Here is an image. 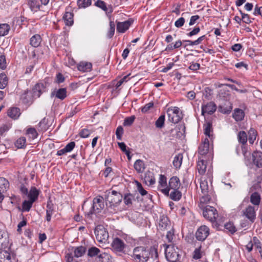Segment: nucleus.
I'll list each match as a JSON object with an SVG mask.
<instances>
[{
	"instance_id": "nucleus-7",
	"label": "nucleus",
	"mask_w": 262,
	"mask_h": 262,
	"mask_svg": "<svg viewBox=\"0 0 262 262\" xmlns=\"http://www.w3.org/2000/svg\"><path fill=\"white\" fill-rule=\"evenodd\" d=\"M212 179V168L211 166L208 167V169L206 173V177L203 176L200 179V188L202 190V193H205L208 192V184L207 179H208L210 182Z\"/></svg>"
},
{
	"instance_id": "nucleus-49",
	"label": "nucleus",
	"mask_w": 262,
	"mask_h": 262,
	"mask_svg": "<svg viewBox=\"0 0 262 262\" xmlns=\"http://www.w3.org/2000/svg\"><path fill=\"white\" fill-rule=\"evenodd\" d=\"M225 228L231 233H233L236 231V228L233 224L230 222L226 223L225 225Z\"/></svg>"
},
{
	"instance_id": "nucleus-54",
	"label": "nucleus",
	"mask_w": 262,
	"mask_h": 262,
	"mask_svg": "<svg viewBox=\"0 0 262 262\" xmlns=\"http://www.w3.org/2000/svg\"><path fill=\"white\" fill-rule=\"evenodd\" d=\"M91 133V132L90 130L84 128L80 130L79 134L80 137L85 138L88 137Z\"/></svg>"
},
{
	"instance_id": "nucleus-11",
	"label": "nucleus",
	"mask_w": 262,
	"mask_h": 262,
	"mask_svg": "<svg viewBox=\"0 0 262 262\" xmlns=\"http://www.w3.org/2000/svg\"><path fill=\"white\" fill-rule=\"evenodd\" d=\"M209 234V228L205 226H200L195 233V236L198 240L203 241Z\"/></svg>"
},
{
	"instance_id": "nucleus-62",
	"label": "nucleus",
	"mask_w": 262,
	"mask_h": 262,
	"mask_svg": "<svg viewBox=\"0 0 262 262\" xmlns=\"http://www.w3.org/2000/svg\"><path fill=\"white\" fill-rule=\"evenodd\" d=\"M240 12L242 14V19L243 22H244L246 24L250 23L251 22V20L250 19L249 15L247 14H245V13H242L241 11H240Z\"/></svg>"
},
{
	"instance_id": "nucleus-40",
	"label": "nucleus",
	"mask_w": 262,
	"mask_h": 262,
	"mask_svg": "<svg viewBox=\"0 0 262 262\" xmlns=\"http://www.w3.org/2000/svg\"><path fill=\"white\" fill-rule=\"evenodd\" d=\"M238 141L242 144H245L247 141V135L245 131H240L237 135Z\"/></svg>"
},
{
	"instance_id": "nucleus-5",
	"label": "nucleus",
	"mask_w": 262,
	"mask_h": 262,
	"mask_svg": "<svg viewBox=\"0 0 262 262\" xmlns=\"http://www.w3.org/2000/svg\"><path fill=\"white\" fill-rule=\"evenodd\" d=\"M199 157H206L208 160H212L213 159L212 151L209 150V143L207 138H206L203 143L199 147Z\"/></svg>"
},
{
	"instance_id": "nucleus-32",
	"label": "nucleus",
	"mask_w": 262,
	"mask_h": 262,
	"mask_svg": "<svg viewBox=\"0 0 262 262\" xmlns=\"http://www.w3.org/2000/svg\"><path fill=\"white\" fill-rule=\"evenodd\" d=\"M29 91L25 90L23 94L21 95L20 99L24 103H28L33 101V98L32 95L29 94Z\"/></svg>"
},
{
	"instance_id": "nucleus-13",
	"label": "nucleus",
	"mask_w": 262,
	"mask_h": 262,
	"mask_svg": "<svg viewBox=\"0 0 262 262\" xmlns=\"http://www.w3.org/2000/svg\"><path fill=\"white\" fill-rule=\"evenodd\" d=\"M45 91L46 87L45 85L42 83H38L33 88L31 95L33 99H36L39 98Z\"/></svg>"
},
{
	"instance_id": "nucleus-12",
	"label": "nucleus",
	"mask_w": 262,
	"mask_h": 262,
	"mask_svg": "<svg viewBox=\"0 0 262 262\" xmlns=\"http://www.w3.org/2000/svg\"><path fill=\"white\" fill-rule=\"evenodd\" d=\"M20 191L22 194L25 195L27 196H38L40 192L39 190L34 186H32L30 190L28 191L27 188L23 185L20 187Z\"/></svg>"
},
{
	"instance_id": "nucleus-30",
	"label": "nucleus",
	"mask_w": 262,
	"mask_h": 262,
	"mask_svg": "<svg viewBox=\"0 0 262 262\" xmlns=\"http://www.w3.org/2000/svg\"><path fill=\"white\" fill-rule=\"evenodd\" d=\"M37 198H29L28 201H25L23 204V210L25 211H29L32 207V204Z\"/></svg>"
},
{
	"instance_id": "nucleus-51",
	"label": "nucleus",
	"mask_w": 262,
	"mask_h": 262,
	"mask_svg": "<svg viewBox=\"0 0 262 262\" xmlns=\"http://www.w3.org/2000/svg\"><path fill=\"white\" fill-rule=\"evenodd\" d=\"M135 119V116H132L125 119L123 125L124 126H129L133 124Z\"/></svg>"
},
{
	"instance_id": "nucleus-53",
	"label": "nucleus",
	"mask_w": 262,
	"mask_h": 262,
	"mask_svg": "<svg viewBox=\"0 0 262 262\" xmlns=\"http://www.w3.org/2000/svg\"><path fill=\"white\" fill-rule=\"evenodd\" d=\"M7 67L6 60L5 56L2 55L0 56V68L5 70Z\"/></svg>"
},
{
	"instance_id": "nucleus-22",
	"label": "nucleus",
	"mask_w": 262,
	"mask_h": 262,
	"mask_svg": "<svg viewBox=\"0 0 262 262\" xmlns=\"http://www.w3.org/2000/svg\"><path fill=\"white\" fill-rule=\"evenodd\" d=\"M78 70L83 72H88L91 71L92 64L91 62L81 61L77 66Z\"/></svg>"
},
{
	"instance_id": "nucleus-48",
	"label": "nucleus",
	"mask_w": 262,
	"mask_h": 262,
	"mask_svg": "<svg viewBox=\"0 0 262 262\" xmlns=\"http://www.w3.org/2000/svg\"><path fill=\"white\" fill-rule=\"evenodd\" d=\"M100 253V250L95 247H91L88 250V255L90 257H93L98 255Z\"/></svg>"
},
{
	"instance_id": "nucleus-61",
	"label": "nucleus",
	"mask_w": 262,
	"mask_h": 262,
	"mask_svg": "<svg viewBox=\"0 0 262 262\" xmlns=\"http://www.w3.org/2000/svg\"><path fill=\"white\" fill-rule=\"evenodd\" d=\"M75 146V143L74 142H71L68 143L64 147L66 151L67 152L72 151Z\"/></svg>"
},
{
	"instance_id": "nucleus-18",
	"label": "nucleus",
	"mask_w": 262,
	"mask_h": 262,
	"mask_svg": "<svg viewBox=\"0 0 262 262\" xmlns=\"http://www.w3.org/2000/svg\"><path fill=\"white\" fill-rule=\"evenodd\" d=\"M252 161L257 167H262V152L255 151L252 153Z\"/></svg>"
},
{
	"instance_id": "nucleus-15",
	"label": "nucleus",
	"mask_w": 262,
	"mask_h": 262,
	"mask_svg": "<svg viewBox=\"0 0 262 262\" xmlns=\"http://www.w3.org/2000/svg\"><path fill=\"white\" fill-rule=\"evenodd\" d=\"M216 110V106L213 102H209L206 104L202 106V115H204L205 114H212Z\"/></svg>"
},
{
	"instance_id": "nucleus-17",
	"label": "nucleus",
	"mask_w": 262,
	"mask_h": 262,
	"mask_svg": "<svg viewBox=\"0 0 262 262\" xmlns=\"http://www.w3.org/2000/svg\"><path fill=\"white\" fill-rule=\"evenodd\" d=\"M133 21L128 19L123 22L117 23V31L120 33H124L128 29Z\"/></svg>"
},
{
	"instance_id": "nucleus-20",
	"label": "nucleus",
	"mask_w": 262,
	"mask_h": 262,
	"mask_svg": "<svg viewBox=\"0 0 262 262\" xmlns=\"http://www.w3.org/2000/svg\"><path fill=\"white\" fill-rule=\"evenodd\" d=\"M9 188V183L4 178H0V196H4V193Z\"/></svg>"
},
{
	"instance_id": "nucleus-55",
	"label": "nucleus",
	"mask_w": 262,
	"mask_h": 262,
	"mask_svg": "<svg viewBox=\"0 0 262 262\" xmlns=\"http://www.w3.org/2000/svg\"><path fill=\"white\" fill-rule=\"evenodd\" d=\"M154 106V103L150 102L141 108L142 113H146Z\"/></svg>"
},
{
	"instance_id": "nucleus-46",
	"label": "nucleus",
	"mask_w": 262,
	"mask_h": 262,
	"mask_svg": "<svg viewBox=\"0 0 262 262\" xmlns=\"http://www.w3.org/2000/svg\"><path fill=\"white\" fill-rule=\"evenodd\" d=\"M27 134L29 136V137L33 139L36 138L38 134L36 129L33 127H30L27 130Z\"/></svg>"
},
{
	"instance_id": "nucleus-1",
	"label": "nucleus",
	"mask_w": 262,
	"mask_h": 262,
	"mask_svg": "<svg viewBox=\"0 0 262 262\" xmlns=\"http://www.w3.org/2000/svg\"><path fill=\"white\" fill-rule=\"evenodd\" d=\"M130 256L134 262H147L150 256L154 259H157L158 252L155 248L148 249L143 246H138L134 248Z\"/></svg>"
},
{
	"instance_id": "nucleus-50",
	"label": "nucleus",
	"mask_w": 262,
	"mask_h": 262,
	"mask_svg": "<svg viewBox=\"0 0 262 262\" xmlns=\"http://www.w3.org/2000/svg\"><path fill=\"white\" fill-rule=\"evenodd\" d=\"M137 184V191L141 194L142 195H145L147 194V192L143 188L142 185L139 182L136 181Z\"/></svg>"
},
{
	"instance_id": "nucleus-44",
	"label": "nucleus",
	"mask_w": 262,
	"mask_h": 262,
	"mask_svg": "<svg viewBox=\"0 0 262 262\" xmlns=\"http://www.w3.org/2000/svg\"><path fill=\"white\" fill-rule=\"evenodd\" d=\"M115 30V24L113 21L110 22V29L107 33V36L109 38H111L114 35Z\"/></svg>"
},
{
	"instance_id": "nucleus-25",
	"label": "nucleus",
	"mask_w": 262,
	"mask_h": 262,
	"mask_svg": "<svg viewBox=\"0 0 262 262\" xmlns=\"http://www.w3.org/2000/svg\"><path fill=\"white\" fill-rule=\"evenodd\" d=\"M232 109V104L230 102L227 101L224 105H220L219 110L224 114H229Z\"/></svg>"
},
{
	"instance_id": "nucleus-63",
	"label": "nucleus",
	"mask_w": 262,
	"mask_h": 262,
	"mask_svg": "<svg viewBox=\"0 0 262 262\" xmlns=\"http://www.w3.org/2000/svg\"><path fill=\"white\" fill-rule=\"evenodd\" d=\"M200 18V16L199 15H193L190 18V21L189 23V26H192L195 24L196 21Z\"/></svg>"
},
{
	"instance_id": "nucleus-38",
	"label": "nucleus",
	"mask_w": 262,
	"mask_h": 262,
	"mask_svg": "<svg viewBox=\"0 0 262 262\" xmlns=\"http://www.w3.org/2000/svg\"><path fill=\"white\" fill-rule=\"evenodd\" d=\"M28 5L32 11L36 12L40 8V5L37 0H29Z\"/></svg>"
},
{
	"instance_id": "nucleus-35",
	"label": "nucleus",
	"mask_w": 262,
	"mask_h": 262,
	"mask_svg": "<svg viewBox=\"0 0 262 262\" xmlns=\"http://www.w3.org/2000/svg\"><path fill=\"white\" fill-rule=\"evenodd\" d=\"M183 156L182 154L176 155L173 159V165L176 169L179 168L182 164Z\"/></svg>"
},
{
	"instance_id": "nucleus-59",
	"label": "nucleus",
	"mask_w": 262,
	"mask_h": 262,
	"mask_svg": "<svg viewBox=\"0 0 262 262\" xmlns=\"http://www.w3.org/2000/svg\"><path fill=\"white\" fill-rule=\"evenodd\" d=\"M252 242H253V244L254 245L255 248L256 249H257V250H258V251H261V250H262V247H261V244H260V242L259 241V240L256 237H254L253 238Z\"/></svg>"
},
{
	"instance_id": "nucleus-2",
	"label": "nucleus",
	"mask_w": 262,
	"mask_h": 262,
	"mask_svg": "<svg viewBox=\"0 0 262 262\" xmlns=\"http://www.w3.org/2000/svg\"><path fill=\"white\" fill-rule=\"evenodd\" d=\"M207 200V202H209V198H201L199 206L203 209V214L206 219L212 223H215L218 217L217 211L215 208L211 206H205L204 203Z\"/></svg>"
},
{
	"instance_id": "nucleus-16",
	"label": "nucleus",
	"mask_w": 262,
	"mask_h": 262,
	"mask_svg": "<svg viewBox=\"0 0 262 262\" xmlns=\"http://www.w3.org/2000/svg\"><path fill=\"white\" fill-rule=\"evenodd\" d=\"M159 183V189L164 195L168 196V190L166 189L167 186L166 177L164 175L161 174L160 176Z\"/></svg>"
},
{
	"instance_id": "nucleus-34",
	"label": "nucleus",
	"mask_w": 262,
	"mask_h": 262,
	"mask_svg": "<svg viewBox=\"0 0 262 262\" xmlns=\"http://www.w3.org/2000/svg\"><path fill=\"white\" fill-rule=\"evenodd\" d=\"M134 168L138 173L142 172L145 168L144 162L140 159L136 160L134 163Z\"/></svg>"
},
{
	"instance_id": "nucleus-10",
	"label": "nucleus",
	"mask_w": 262,
	"mask_h": 262,
	"mask_svg": "<svg viewBox=\"0 0 262 262\" xmlns=\"http://www.w3.org/2000/svg\"><path fill=\"white\" fill-rule=\"evenodd\" d=\"M208 161H211L210 160H208L206 157H199L198 161L197 163V169L198 172L200 175L203 176H206V174L205 173L207 170V164Z\"/></svg>"
},
{
	"instance_id": "nucleus-6",
	"label": "nucleus",
	"mask_w": 262,
	"mask_h": 262,
	"mask_svg": "<svg viewBox=\"0 0 262 262\" xmlns=\"http://www.w3.org/2000/svg\"><path fill=\"white\" fill-rule=\"evenodd\" d=\"M95 234L98 242L104 244L108 243V233L103 226H97L95 230Z\"/></svg>"
},
{
	"instance_id": "nucleus-41",
	"label": "nucleus",
	"mask_w": 262,
	"mask_h": 262,
	"mask_svg": "<svg viewBox=\"0 0 262 262\" xmlns=\"http://www.w3.org/2000/svg\"><path fill=\"white\" fill-rule=\"evenodd\" d=\"M26 139L25 137H21L18 138L15 143V146L18 148H23L26 146Z\"/></svg>"
},
{
	"instance_id": "nucleus-39",
	"label": "nucleus",
	"mask_w": 262,
	"mask_h": 262,
	"mask_svg": "<svg viewBox=\"0 0 262 262\" xmlns=\"http://www.w3.org/2000/svg\"><path fill=\"white\" fill-rule=\"evenodd\" d=\"M10 29V26L7 24H0V36L6 35Z\"/></svg>"
},
{
	"instance_id": "nucleus-64",
	"label": "nucleus",
	"mask_w": 262,
	"mask_h": 262,
	"mask_svg": "<svg viewBox=\"0 0 262 262\" xmlns=\"http://www.w3.org/2000/svg\"><path fill=\"white\" fill-rule=\"evenodd\" d=\"M200 68V64L198 63L192 62L189 67V69L192 71H196Z\"/></svg>"
},
{
	"instance_id": "nucleus-3",
	"label": "nucleus",
	"mask_w": 262,
	"mask_h": 262,
	"mask_svg": "<svg viewBox=\"0 0 262 262\" xmlns=\"http://www.w3.org/2000/svg\"><path fill=\"white\" fill-rule=\"evenodd\" d=\"M166 189L168 190L170 196H182L185 195L184 192L186 191L185 188L181 186L180 180L177 177H172L170 179Z\"/></svg>"
},
{
	"instance_id": "nucleus-37",
	"label": "nucleus",
	"mask_w": 262,
	"mask_h": 262,
	"mask_svg": "<svg viewBox=\"0 0 262 262\" xmlns=\"http://www.w3.org/2000/svg\"><path fill=\"white\" fill-rule=\"evenodd\" d=\"M8 78L4 73L0 74V89H5L8 84Z\"/></svg>"
},
{
	"instance_id": "nucleus-8",
	"label": "nucleus",
	"mask_w": 262,
	"mask_h": 262,
	"mask_svg": "<svg viewBox=\"0 0 262 262\" xmlns=\"http://www.w3.org/2000/svg\"><path fill=\"white\" fill-rule=\"evenodd\" d=\"M167 114L169 121L173 123H178L182 119L180 114V109L178 107H171L167 108Z\"/></svg>"
},
{
	"instance_id": "nucleus-26",
	"label": "nucleus",
	"mask_w": 262,
	"mask_h": 262,
	"mask_svg": "<svg viewBox=\"0 0 262 262\" xmlns=\"http://www.w3.org/2000/svg\"><path fill=\"white\" fill-rule=\"evenodd\" d=\"M103 198H94L93 201V207L94 209L99 210L104 207V205Z\"/></svg>"
},
{
	"instance_id": "nucleus-58",
	"label": "nucleus",
	"mask_w": 262,
	"mask_h": 262,
	"mask_svg": "<svg viewBox=\"0 0 262 262\" xmlns=\"http://www.w3.org/2000/svg\"><path fill=\"white\" fill-rule=\"evenodd\" d=\"M202 257V252H201V247L195 249L193 253V258L198 259Z\"/></svg>"
},
{
	"instance_id": "nucleus-47",
	"label": "nucleus",
	"mask_w": 262,
	"mask_h": 262,
	"mask_svg": "<svg viewBox=\"0 0 262 262\" xmlns=\"http://www.w3.org/2000/svg\"><path fill=\"white\" fill-rule=\"evenodd\" d=\"M165 121V115H161L155 122V125L157 128H162L164 124Z\"/></svg>"
},
{
	"instance_id": "nucleus-29",
	"label": "nucleus",
	"mask_w": 262,
	"mask_h": 262,
	"mask_svg": "<svg viewBox=\"0 0 262 262\" xmlns=\"http://www.w3.org/2000/svg\"><path fill=\"white\" fill-rule=\"evenodd\" d=\"M73 16L72 12H66L63 16V19L67 26H72L73 24Z\"/></svg>"
},
{
	"instance_id": "nucleus-57",
	"label": "nucleus",
	"mask_w": 262,
	"mask_h": 262,
	"mask_svg": "<svg viewBox=\"0 0 262 262\" xmlns=\"http://www.w3.org/2000/svg\"><path fill=\"white\" fill-rule=\"evenodd\" d=\"M185 23V18L183 17L179 18L174 23V25L177 28H180L182 27Z\"/></svg>"
},
{
	"instance_id": "nucleus-52",
	"label": "nucleus",
	"mask_w": 262,
	"mask_h": 262,
	"mask_svg": "<svg viewBox=\"0 0 262 262\" xmlns=\"http://www.w3.org/2000/svg\"><path fill=\"white\" fill-rule=\"evenodd\" d=\"M123 134V128L121 126H119L116 129V135L117 139L121 140L122 139V136Z\"/></svg>"
},
{
	"instance_id": "nucleus-23",
	"label": "nucleus",
	"mask_w": 262,
	"mask_h": 262,
	"mask_svg": "<svg viewBox=\"0 0 262 262\" xmlns=\"http://www.w3.org/2000/svg\"><path fill=\"white\" fill-rule=\"evenodd\" d=\"M74 256L77 258L81 257L85 252L86 248L84 246H78L72 248Z\"/></svg>"
},
{
	"instance_id": "nucleus-45",
	"label": "nucleus",
	"mask_w": 262,
	"mask_h": 262,
	"mask_svg": "<svg viewBox=\"0 0 262 262\" xmlns=\"http://www.w3.org/2000/svg\"><path fill=\"white\" fill-rule=\"evenodd\" d=\"M204 134L208 137H211L210 133L211 132L212 124L210 122H207L204 125Z\"/></svg>"
},
{
	"instance_id": "nucleus-28",
	"label": "nucleus",
	"mask_w": 262,
	"mask_h": 262,
	"mask_svg": "<svg viewBox=\"0 0 262 262\" xmlns=\"http://www.w3.org/2000/svg\"><path fill=\"white\" fill-rule=\"evenodd\" d=\"M244 112L240 108H235L233 113L232 117L236 121H242L244 117Z\"/></svg>"
},
{
	"instance_id": "nucleus-42",
	"label": "nucleus",
	"mask_w": 262,
	"mask_h": 262,
	"mask_svg": "<svg viewBox=\"0 0 262 262\" xmlns=\"http://www.w3.org/2000/svg\"><path fill=\"white\" fill-rule=\"evenodd\" d=\"M92 4V0H78L77 5L79 8H85Z\"/></svg>"
},
{
	"instance_id": "nucleus-60",
	"label": "nucleus",
	"mask_w": 262,
	"mask_h": 262,
	"mask_svg": "<svg viewBox=\"0 0 262 262\" xmlns=\"http://www.w3.org/2000/svg\"><path fill=\"white\" fill-rule=\"evenodd\" d=\"M36 50L35 49L29 48L28 50V54L29 58L33 59L35 58L36 57Z\"/></svg>"
},
{
	"instance_id": "nucleus-31",
	"label": "nucleus",
	"mask_w": 262,
	"mask_h": 262,
	"mask_svg": "<svg viewBox=\"0 0 262 262\" xmlns=\"http://www.w3.org/2000/svg\"><path fill=\"white\" fill-rule=\"evenodd\" d=\"M8 115L10 117L16 119L20 115V110L17 107H12L9 110Z\"/></svg>"
},
{
	"instance_id": "nucleus-14",
	"label": "nucleus",
	"mask_w": 262,
	"mask_h": 262,
	"mask_svg": "<svg viewBox=\"0 0 262 262\" xmlns=\"http://www.w3.org/2000/svg\"><path fill=\"white\" fill-rule=\"evenodd\" d=\"M111 246L114 251L116 252H122L125 248V244L122 240L116 237L113 239Z\"/></svg>"
},
{
	"instance_id": "nucleus-9",
	"label": "nucleus",
	"mask_w": 262,
	"mask_h": 262,
	"mask_svg": "<svg viewBox=\"0 0 262 262\" xmlns=\"http://www.w3.org/2000/svg\"><path fill=\"white\" fill-rule=\"evenodd\" d=\"M257 207L248 205L242 211L243 215L251 222L253 223L256 219V211Z\"/></svg>"
},
{
	"instance_id": "nucleus-43",
	"label": "nucleus",
	"mask_w": 262,
	"mask_h": 262,
	"mask_svg": "<svg viewBox=\"0 0 262 262\" xmlns=\"http://www.w3.org/2000/svg\"><path fill=\"white\" fill-rule=\"evenodd\" d=\"M248 134L249 142L250 144H253L256 138V131L253 128H251L248 132Z\"/></svg>"
},
{
	"instance_id": "nucleus-19",
	"label": "nucleus",
	"mask_w": 262,
	"mask_h": 262,
	"mask_svg": "<svg viewBox=\"0 0 262 262\" xmlns=\"http://www.w3.org/2000/svg\"><path fill=\"white\" fill-rule=\"evenodd\" d=\"M170 226V223L167 216L162 215L160 217L158 226L160 230H164L169 227Z\"/></svg>"
},
{
	"instance_id": "nucleus-33",
	"label": "nucleus",
	"mask_w": 262,
	"mask_h": 262,
	"mask_svg": "<svg viewBox=\"0 0 262 262\" xmlns=\"http://www.w3.org/2000/svg\"><path fill=\"white\" fill-rule=\"evenodd\" d=\"M95 6L97 7L102 9L103 11H104L106 13H111L113 11L112 8H110L109 11L108 8L106 5L105 3L101 0H97L95 4Z\"/></svg>"
},
{
	"instance_id": "nucleus-4",
	"label": "nucleus",
	"mask_w": 262,
	"mask_h": 262,
	"mask_svg": "<svg viewBox=\"0 0 262 262\" xmlns=\"http://www.w3.org/2000/svg\"><path fill=\"white\" fill-rule=\"evenodd\" d=\"M165 256L169 262H178L179 256V249L177 247L172 245H169L166 246L165 250Z\"/></svg>"
},
{
	"instance_id": "nucleus-27",
	"label": "nucleus",
	"mask_w": 262,
	"mask_h": 262,
	"mask_svg": "<svg viewBox=\"0 0 262 262\" xmlns=\"http://www.w3.org/2000/svg\"><path fill=\"white\" fill-rule=\"evenodd\" d=\"M41 42V38L38 34L33 35L30 39V44L34 48L38 47L40 45Z\"/></svg>"
},
{
	"instance_id": "nucleus-36",
	"label": "nucleus",
	"mask_w": 262,
	"mask_h": 262,
	"mask_svg": "<svg viewBox=\"0 0 262 262\" xmlns=\"http://www.w3.org/2000/svg\"><path fill=\"white\" fill-rule=\"evenodd\" d=\"M98 258L99 262H112L111 256L105 252L100 253Z\"/></svg>"
},
{
	"instance_id": "nucleus-56",
	"label": "nucleus",
	"mask_w": 262,
	"mask_h": 262,
	"mask_svg": "<svg viewBox=\"0 0 262 262\" xmlns=\"http://www.w3.org/2000/svg\"><path fill=\"white\" fill-rule=\"evenodd\" d=\"M250 198V202L253 204L254 205H255L254 207L258 208V205L260 202V198Z\"/></svg>"
},
{
	"instance_id": "nucleus-21",
	"label": "nucleus",
	"mask_w": 262,
	"mask_h": 262,
	"mask_svg": "<svg viewBox=\"0 0 262 262\" xmlns=\"http://www.w3.org/2000/svg\"><path fill=\"white\" fill-rule=\"evenodd\" d=\"M51 96V97L55 96L56 98L62 100L67 97V89L66 88L59 89L57 91L52 92Z\"/></svg>"
},
{
	"instance_id": "nucleus-24",
	"label": "nucleus",
	"mask_w": 262,
	"mask_h": 262,
	"mask_svg": "<svg viewBox=\"0 0 262 262\" xmlns=\"http://www.w3.org/2000/svg\"><path fill=\"white\" fill-rule=\"evenodd\" d=\"M144 180L145 183L148 185H151L155 183V179L154 173L151 171H147L144 175Z\"/></svg>"
}]
</instances>
